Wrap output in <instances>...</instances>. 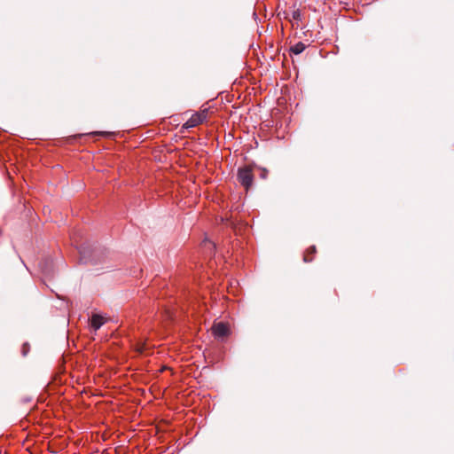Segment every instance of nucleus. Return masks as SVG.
<instances>
[{
    "label": "nucleus",
    "instance_id": "6",
    "mask_svg": "<svg viewBox=\"0 0 454 454\" xmlns=\"http://www.w3.org/2000/svg\"><path fill=\"white\" fill-rule=\"evenodd\" d=\"M315 252H316V247H309L307 250L306 254H304V258H303L304 261L307 262H311L312 259H313L312 255H313V254H315Z\"/></svg>",
    "mask_w": 454,
    "mask_h": 454
},
{
    "label": "nucleus",
    "instance_id": "1",
    "mask_svg": "<svg viewBox=\"0 0 454 454\" xmlns=\"http://www.w3.org/2000/svg\"><path fill=\"white\" fill-rule=\"evenodd\" d=\"M208 110L207 108L200 110L198 113L193 114L191 118L184 124V129H190L197 127L207 120Z\"/></svg>",
    "mask_w": 454,
    "mask_h": 454
},
{
    "label": "nucleus",
    "instance_id": "4",
    "mask_svg": "<svg viewBox=\"0 0 454 454\" xmlns=\"http://www.w3.org/2000/svg\"><path fill=\"white\" fill-rule=\"evenodd\" d=\"M107 319L99 314H93L90 319V329L94 332L98 331L103 325L106 323Z\"/></svg>",
    "mask_w": 454,
    "mask_h": 454
},
{
    "label": "nucleus",
    "instance_id": "7",
    "mask_svg": "<svg viewBox=\"0 0 454 454\" xmlns=\"http://www.w3.org/2000/svg\"><path fill=\"white\" fill-rule=\"evenodd\" d=\"M267 174H268L267 170L266 169H262V173H261V177L263 178V179L266 178Z\"/></svg>",
    "mask_w": 454,
    "mask_h": 454
},
{
    "label": "nucleus",
    "instance_id": "5",
    "mask_svg": "<svg viewBox=\"0 0 454 454\" xmlns=\"http://www.w3.org/2000/svg\"><path fill=\"white\" fill-rule=\"evenodd\" d=\"M305 50V44L302 43H297L291 48V51L294 54H300Z\"/></svg>",
    "mask_w": 454,
    "mask_h": 454
},
{
    "label": "nucleus",
    "instance_id": "2",
    "mask_svg": "<svg viewBox=\"0 0 454 454\" xmlns=\"http://www.w3.org/2000/svg\"><path fill=\"white\" fill-rule=\"evenodd\" d=\"M253 178L254 176L250 167L247 166L239 169V182L246 188V190H248L251 187L253 184Z\"/></svg>",
    "mask_w": 454,
    "mask_h": 454
},
{
    "label": "nucleus",
    "instance_id": "3",
    "mask_svg": "<svg viewBox=\"0 0 454 454\" xmlns=\"http://www.w3.org/2000/svg\"><path fill=\"white\" fill-rule=\"evenodd\" d=\"M212 333L215 338L223 339L229 335L230 328L227 324L217 322L213 325Z\"/></svg>",
    "mask_w": 454,
    "mask_h": 454
}]
</instances>
